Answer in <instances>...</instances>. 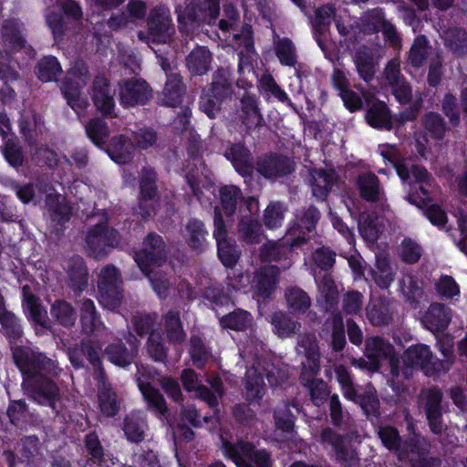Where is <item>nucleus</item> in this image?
<instances>
[{"label": "nucleus", "mask_w": 467, "mask_h": 467, "mask_svg": "<svg viewBox=\"0 0 467 467\" xmlns=\"http://www.w3.org/2000/svg\"><path fill=\"white\" fill-rule=\"evenodd\" d=\"M13 358L23 375L22 387L26 394L38 404L57 411L56 402L60 391L53 380L58 375L56 362L26 347L16 348Z\"/></svg>", "instance_id": "f257e3e1"}, {"label": "nucleus", "mask_w": 467, "mask_h": 467, "mask_svg": "<svg viewBox=\"0 0 467 467\" xmlns=\"http://www.w3.org/2000/svg\"><path fill=\"white\" fill-rule=\"evenodd\" d=\"M297 353L306 358L301 362L300 382L308 389L312 402L319 407L327 401L330 390L323 379L316 378L320 370V353L314 335L306 333L298 336Z\"/></svg>", "instance_id": "f03ea898"}, {"label": "nucleus", "mask_w": 467, "mask_h": 467, "mask_svg": "<svg viewBox=\"0 0 467 467\" xmlns=\"http://www.w3.org/2000/svg\"><path fill=\"white\" fill-rule=\"evenodd\" d=\"M179 27L186 33H194L202 26L216 22L220 13V0H187L184 6L175 7Z\"/></svg>", "instance_id": "7ed1b4c3"}, {"label": "nucleus", "mask_w": 467, "mask_h": 467, "mask_svg": "<svg viewBox=\"0 0 467 467\" xmlns=\"http://www.w3.org/2000/svg\"><path fill=\"white\" fill-rule=\"evenodd\" d=\"M106 213L99 214L98 222L87 229L85 234V251L92 258H106L110 251L118 247L121 241L119 231L108 224Z\"/></svg>", "instance_id": "20e7f679"}, {"label": "nucleus", "mask_w": 467, "mask_h": 467, "mask_svg": "<svg viewBox=\"0 0 467 467\" xmlns=\"http://www.w3.org/2000/svg\"><path fill=\"white\" fill-rule=\"evenodd\" d=\"M393 165L400 178L410 184V192L407 196L408 202L421 208L431 200V175L420 165L400 162Z\"/></svg>", "instance_id": "39448f33"}, {"label": "nucleus", "mask_w": 467, "mask_h": 467, "mask_svg": "<svg viewBox=\"0 0 467 467\" xmlns=\"http://www.w3.org/2000/svg\"><path fill=\"white\" fill-rule=\"evenodd\" d=\"M146 22L147 32L138 34L140 40L155 44H167L171 40L175 27L171 10L167 5L160 4L152 7Z\"/></svg>", "instance_id": "423d86ee"}, {"label": "nucleus", "mask_w": 467, "mask_h": 467, "mask_svg": "<svg viewBox=\"0 0 467 467\" xmlns=\"http://www.w3.org/2000/svg\"><path fill=\"white\" fill-rule=\"evenodd\" d=\"M222 442L224 457L233 461L237 467H272L270 453L265 450H255L251 442L223 439Z\"/></svg>", "instance_id": "0eeeda50"}, {"label": "nucleus", "mask_w": 467, "mask_h": 467, "mask_svg": "<svg viewBox=\"0 0 467 467\" xmlns=\"http://www.w3.org/2000/svg\"><path fill=\"white\" fill-rule=\"evenodd\" d=\"M90 78L88 67L82 60H77L70 70L67 73L60 89L70 108L79 115L88 106L86 98L81 97L80 88L84 87Z\"/></svg>", "instance_id": "6e6552de"}, {"label": "nucleus", "mask_w": 467, "mask_h": 467, "mask_svg": "<svg viewBox=\"0 0 467 467\" xmlns=\"http://www.w3.org/2000/svg\"><path fill=\"white\" fill-rule=\"evenodd\" d=\"M321 218L320 211L313 204L298 211L296 220L291 222L285 234V243L290 247H302L316 233Z\"/></svg>", "instance_id": "1a4fd4ad"}, {"label": "nucleus", "mask_w": 467, "mask_h": 467, "mask_svg": "<svg viewBox=\"0 0 467 467\" xmlns=\"http://www.w3.org/2000/svg\"><path fill=\"white\" fill-rule=\"evenodd\" d=\"M443 393L438 387L422 389L419 395V409L424 413L430 431L441 435L447 430L444 420L446 409L442 403Z\"/></svg>", "instance_id": "9d476101"}, {"label": "nucleus", "mask_w": 467, "mask_h": 467, "mask_svg": "<svg viewBox=\"0 0 467 467\" xmlns=\"http://www.w3.org/2000/svg\"><path fill=\"white\" fill-rule=\"evenodd\" d=\"M100 304L109 309H117L122 301V278L119 269L113 265L104 266L98 280Z\"/></svg>", "instance_id": "9b49d317"}, {"label": "nucleus", "mask_w": 467, "mask_h": 467, "mask_svg": "<svg viewBox=\"0 0 467 467\" xmlns=\"http://www.w3.org/2000/svg\"><path fill=\"white\" fill-rule=\"evenodd\" d=\"M395 353L394 347L381 337H370L365 341L366 358H353L351 364L361 369L376 372L383 359H389Z\"/></svg>", "instance_id": "f8f14e48"}, {"label": "nucleus", "mask_w": 467, "mask_h": 467, "mask_svg": "<svg viewBox=\"0 0 467 467\" xmlns=\"http://www.w3.org/2000/svg\"><path fill=\"white\" fill-rule=\"evenodd\" d=\"M167 259V250L162 237L150 233L143 241V247L136 252L134 260L142 272L161 266Z\"/></svg>", "instance_id": "ddd939ff"}, {"label": "nucleus", "mask_w": 467, "mask_h": 467, "mask_svg": "<svg viewBox=\"0 0 467 467\" xmlns=\"http://www.w3.org/2000/svg\"><path fill=\"white\" fill-rule=\"evenodd\" d=\"M404 361L410 364L412 369L420 368L428 376L448 371L447 363L441 362V359L435 358L427 345L419 344L410 347L404 352Z\"/></svg>", "instance_id": "4468645a"}, {"label": "nucleus", "mask_w": 467, "mask_h": 467, "mask_svg": "<svg viewBox=\"0 0 467 467\" xmlns=\"http://www.w3.org/2000/svg\"><path fill=\"white\" fill-rule=\"evenodd\" d=\"M119 102L125 108L145 105L152 96L150 85L140 78H129L119 83Z\"/></svg>", "instance_id": "2eb2a0df"}, {"label": "nucleus", "mask_w": 467, "mask_h": 467, "mask_svg": "<svg viewBox=\"0 0 467 467\" xmlns=\"http://www.w3.org/2000/svg\"><path fill=\"white\" fill-rule=\"evenodd\" d=\"M84 443L87 454L79 467H110L109 464H115L117 458L103 447L96 432L86 434Z\"/></svg>", "instance_id": "dca6fc26"}, {"label": "nucleus", "mask_w": 467, "mask_h": 467, "mask_svg": "<svg viewBox=\"0 0 467 467\" xmlns=\"http://www.w3.org/2000/svg\"><path fill=\"white\" fill-rule=\"evenodd\" d=\"M137 373L135 375L138 387L146 400L149 407L153 410L156 414L160 416H166L168 409L166 401L161 393L154 389L150 382V374L144 367H137Z\"/></svg>", "instance_id": "f3484780"}, {"label": "nucleus", "mask_w": 467, "mask_h": 467, "mask_svg": "<svg viewBox=\"0 0 467 467\" xmlns=\"http://www.w3.org/2000/svg\"><path fill=\"white\" fill-rule=\"evenodd\" d=\"M384 78L391 88L392 94L400 104H408L412 99V88L406 78L401 75L400 63L390 60L385 67Z\"/></svg>", "instance_id": "a211bd4d"}, {"label": "nucleus", "mask_w": 467, "mask_h": 467, "mask_svg": "<svg viewBox=\"0 0 467 467\" xmlns=\"http://www.w3.org/2000/svg\"><path fill=\"white\" fill-rule=\"evenodd\" d=\"M115 90L111 88L108 79L101 76H97L93 80L91 98L98 110L104 117L114 118L115 113Z\"/></svg>", "instance_id": "6ab92c4d"}, {"label": "nucleus", "mask_w": 467, "mask_h": 467, "mask_svg": "<svg viewBox=\"0 0 467 467\" xmlns=\"http://www.w3.org/2000/svg\"><path fill=\"white\" fill-rule=\"evenodd\" d=\"M404 447L406 450L400 452V457L408 459L412 467H440L439 458H427L424 454L430 447L424 437L415 436Z\"/></svg>", "instance_id": "aec40b11"}, {"label": "nucleus", "mask_w": 467, "mask_h": 467, "mask_svg": "<svg viewBox=\"0 0 467 467\" xmlns=\"http://www.w3.org/2000/svg\"><path fill=\"white\" fill-rule=\"evenodd\" d=\"M96 380L100 411L107 417H114L118 414L120 407L118 395L108 381L104 370L98 371Z\"/></svg>", "instance_id": "412c9836"}, {"label": "nucleus", "mask_w": 467, "mask_h": 467, "mask_svg": "<svg viewBox=\"0 0 467 467\" xmlns=\"http://www.w3.org/2000/svg\"><path fill=\"white\" fill-rule=\"evenodd\" d=\"M257 171L265 178L275 180L292 172L293 165L290 160L279 154H269L258 159Z\"/></svg>", "instance_id": "4be33fe9"}, {"label": "nucleus", "mask_w": 467, "mask_h": 467, "mask_svg": "<svg viewBox=\"0 0 467 467\" xmlns=\"http://www.w3.org/2000/svg\"><path fill=\"white\" fill-rule=\"evenodd\" d=\"M353 62L359 78L367 84H370L379 65L375 50L365 45L359 46L354 53Z\"/></svg>", "instance_id": "5701e85b"}, {"label": "nucleus", "mask_w": 467, "mask_h": 467, "mask_svg": "<svg viewBox=\"0 0 467 467\" xmlns=\"http://www.w3.org/2000/svg\"><path fill=\"white\" fill-rule=\"evenodd\" d=\"M68 286L76 295L83 292L88 283V271L84 259L79 255L70 257L65 265Z\"/></svg>", "instance_id": "b1692460"}, {"label": "nucleus", "mask_w": 467, "mask_h": 467, "mask_svg": "<svg viewBox=\"0 0 467 467\" xmlns=\"http://www.w3.org/2000/svg\"><path fill=\"white\" fill-rule=\"evenodd\" d=\"M355 184L360 197L368 202H379L385 196L379 178L371 171L359 172L355 179Z\"/></svg>", "instance_id": "393cba45"}, {"label": "nucleus", "mask_w": 467, "mask_h": 467, "mask_svg": "<svg viewBox=\"0 0 467 467\" xmlns=\"http://www.w3.org/2000/svg\"><path fill=\"white\" fill-rule=\"evenodd\" d=\"M23 307L28 317L42 328H50V321L40 299L32 292L29 285L22 286Z\"/></svg>", "instance_id": "a878e982"}, {"label": "nucleus", "mask_w": 467, "mask_h": 467, "mask_svg": "<svg viewBox=\"0 0 467 467\" xmlns=\"http://www.w3.org/2000/svg\"><path fill=\"white\" fill-rule=\"evenodd\" d=\"M394 307L386 297L371 298L366 307V316L372 326L384 327L393 320Z\"/></svg>", "instance_id": "bb28decb"}, {"label": "nucleus", "mask_w": 467, "mask_h": 467, "mask_svg": "<svg viewBox=\"0 0 467 467\" xmlns=\"http://www.w3.org/2000/svg\"><path fill=\"white\" fill-rule=\"evenodd\" d=\"M238 118L247 130H254L263 126L264 118L255 96L249 93L244 94L240 99Z\"/></svg>", "instance_id": "cd10ccee"}, {"label": "nucleus", "mask_w": 467, "mask_h": 467, "mask_svg": "<svg viewBox=\"0 0 467 467\" xmlns=\"http://www.w3.org/2000/svg\"><path fill=\"white\" fill-rule=\"evenodd\" d=\"M182 234L189 247L195 253L201 254L206 250L208 232L201 220L189 219L184 225Z\"/></svg>", "instance_id": "c85d7f7f"}, {"label": "nucleus", "mask_w": 467, "mask_h": 467, "mask_svg": "<svg viewBox=\"0 0 467 467\" xmlns=\"http://www.w3.org/2000/svg\"><path fill=\"white\" fill-rule=\"evenodd\" d=\"M451 320L450 307L441 303H432L423 317L424 326L431 332H443Z\"/></svg>", "instance_id": "c756f323"}, {"label": "nucleus", "mask_w": 467, "mask_h": 467, "mask_svg": "<svg viewBox=\"0 0 467 467\" xmlns=\"http://www.w3.org/2000/svg\"><path fill=\"white\" fill-rule=\"evenodd\" d=\"M224 156L241 175L246 177L252 174L254 169L252 154L244 144H231L225 150Z\"/></svg>", "instance_id": "7c9ffc66"}, {"label": "nucleus", "mask_w": 467, "mask_h": 467, "mask_svg": "<svg viewBox=\"0 0 467 467\" xmlns=\"http://www.w3.org/2000/svg\"><path fill=\"white\" fill-rule=\"evenodd\" d=\"M0 331L10 343L18 342L23 337V328L19 318L6 308L5 299L0 293Z\"/></svg>", "instance_id": "2f4dec72"}, {"label": "nucleus", "mask_w": 467, "mask_h": 467, "mask_svg": "<svg viewBox=\"0 0 467 467\" xmlns=\"http://www.w3.org/2000/svg\"><path fill=\"white\" fill-rule=\"evenodd\" d=\"M181 379L184 389L188 392L194 391L198 399L205 401L210 408L218 406L215 394L211 389L201 384L196 372L191 368H185L182 371Z\"/></svg>", "instance_id": "473e14b6"}, {"label": "nucleus", "mask_w": 467, "mask_h": 467, "mask_svg": "<svg viewBox=\"0 0 467 467\" xmlns=\"http://www.w3.org/2000/svg\"><path fill=\"white\" fill-rule=\"evenodd\" d=\"M122 430L129 441L140 443L146 440L149 426L141 413L131 412L125 417Z\"/></svg>", "instance_id": "72a5a7b5"}, {"label": "nucleus", "mask_w": 467, "mask_h": 467, "mask_svg": "<svg viewBox=\"0 0 467 467\" xmlns=\"http://www.w3.org/2000/svg\"><path fill=\"white\" fill-rule=\"evenodd\" d=\"M80 324L82 330L87 335L93 334L99 327L106 328L100 316L97 311L95 303L89 298L79 301Z\"/></svg>", "instance_id": "f704fd0d"}, {"label": "nucleus", "mask_w": 467, "mask_h": 467, "mask_svg": "<svg viewBox=\"0 0 467 467\" xmlns=\"http://www.w3.org/2000/svg\"><path fill=\"white\" fill-rule=\"evenodd\" d=\"M399 287L405 301L416 308L424 295L423 282L412 274H404L399 280Z\"/></svg>", "instance_id": "c9c22d12"}, {"label": "nucleus", "mask_w": 467, "mask_h": 467, "mask_svg": "<svg viewBox=\"0 0 467 467\" xmlns=\"http://www.w3.org/2000/svg\"><path fill=\"white\" fill-rule=\"evenodd\" d=\"M335 182L334 173L324 169H314L310 172L312 195L320 202L326 201Z\"/></svg>", "instance_id": "e433bc0d"}, {"label": "nucleus", "mask_w": 467, "mask_h": 467, "mask_svg": "<svg viewBox=\"0 0 467 467\" xmlns=\"http://www.w3.org/2000/svg\"><path fill=\"white\" fill-rule=\"evenodd\" d=\"M185 89L186 88L181 75L178 72H171V74H168L162 91V104L172 108L179 106L182 100Z\"/></svg>", "instance_id": "4c0bfd02"}, {"label": "nucleus", "mask_w": 467, "mask_h": 467, "mask_svg": "<svg viewBox=\"0 0 467 467\" xmlns=\"http://www.w3.org/2000/svg\"><path fill=\"white\" fill-rule=\"evenodd\" d=\"M278 275V267L271 265H264L255 272L254 282L261 296L269 297L273 294Z\"/></svg>", "instance_id": "58836bf2"}, {"label": "nucleus", "mask_w": 467, "mask_h": 467, "mask_svg": "<svg viewBox=\"0 0 467 467\" xmlns=\"http://www.w3.org/2000/svg\"><path fill=\"white\" fill-rule=\"evenodd\" d=\"M50 316L56 324L67 329L75 326L78 317L75 307L65 299H57L51 304Z\"/></svg>", "instance_id": "ea45409f"}, {"label": "nucleus", "mask_w": 467, "mask_h": 467, "mask_svg": "<svg viewBox=\"0 0 467 467\" xmlns=\"http://www.w3.org/2000/svg\"><path fill=\"white\" fill-rule=\"evenodd\" d=\"M45 202L52 221L58 224L69 221L72 209L65 196L57 192H51L47 194Z\"/></svg>", "instance_id": "a19ab883"}, {"label": "nucleus", "mask_w": 467, "mask_h": 467, "mask_svg": "<svg viewBox=\"0 0 467 467\" xmlns=\"http://www.w3.org/2000/svg\"><path fill=\"white\" fill-rule=\"evenodd\" d=\"M239 238L247 244H259L263 239L262 225L258 219L249 213L242 215L238 225Z\"/></svg>", "instance_id": "79ce46f5"}, {"label": "nucleus", "mask_w": 467, "mask_h": 467, "mask_svg": "<svg viewBox=\"0 0 467 467\" xmlns=\"http://www.w3.org/2000/svg\"><path fill=\"white\" fill-rule=\"evenodd\" d=\"M365 119L367 123L374 129L390 130L392 128L389 109L382 101L372 103L366 111Z\"/></svg>", "instance_id": "37998d69"}, {"label": "nucleus", "mask_w": 467, "mask_h": 467, "mask_svg": "<svg viewBox=\"0 0 467 467\" xmlns=\"http://www.w3.org/2000/svg\"><path fill=\"white\" fill-rule=\"evenodd\" d=\"M128 14L121 13L118 16H111L108 20V26L111 29H118L126 26L129 22L142 19L146 14V4L141 0H130L127 5Z\"/></svg>", "instance_id": "c03bdc74"}, {"label": "nucleus", "mask_w": 467, "mask_h": 467, "mask_svg": "<svg viewBox=\"0 0 467 467\" xmlns=\"http://www.w3.org/2000/svg\"><path fill=\"white\" fill-rule=\"evenodd\" d=\"M275 53L283 66L292 67L298 73L297 68V52L293 41L288 37H281L275 33L274 35Z\"/></svg>", "instance_id": "a18cd8bd"}, {"label": "nucleus", "mask_w": 467, "mask_h": 467, "mask_svg": "<svg viewBox=\"0 0 467 467\" xmlns=\"http://www.w3.org/2000/svg\"><path fill=\"white\" fill-rule=\"evenodd\" d=\"M133 149L131 140L124 135H119L111 139L107 152L115 162L125 164L131 160Z\"/></svg>", "instance_id": "49530a36"}, {"label": "nucleus", "mask_w": 467, "mask_h": 467, "mask_svg": "<svg viewBox=\"0 0 467 467\" xmlns=\"http://www.w3.org/2000/svg\"><path fill=\"white\" fill-rule=\"evenodd\" d=\"M213 55L204 47L194 48L186 57L189 71L197 76L206 74L211 69Z\"/></svg>", "instance_id": "de8ad7c7"}, {"label": "nucleus", "mask_w": 467, "mask_h": 467, "mask_svg": "<svg viewBox=\"0 0 467 467\" xmlns=\"http://www.w3.org/2000/svg\"><path fill=\"white\" fill-rule=\"evenodd\" d=\"M375 284L381 289H388L395 278V271L385 255H377L376 263L369 271Z\"/></svg>", "instance_id": "09e8293b"}, {"label": "nucleus", "mask_w": 467, "mask_h": 467, "mask_svg": "<svg viewBox=\"0 0 467 467\" xmlns=\"http://www.w3.org/2000/svg\"><path fill=\"white\" fill-rule=\"evenodd\" d=\"M271 324L275 333L282 338L293 337L302 327L299 321L282 311L275 312L271 316Z\"/></svg>", "instance_id": "8fccbe9b"}, {"label": "nucleus", "mask_w": 467, "mask_h": 467, "mask_svg": "<svg viewBox=\"0 0 467 467\" xmlns=\"http://www.w3.org/2000/svg\"><path fill=\"white\" fill-rule=\"evenodd\" d=\"M163 327L170 343L179 345L186 339V332L178 311L170 310L163 317Z\"/></svg>", "instance_id": "3c124183"}, {"label": "nucleus", "mask_w": 467, "mask_h": 467, "mask_svg": "<svg viewBox=\"0 0 467 467\" xmlns=\"http://www.w3.org/2000/svg\"><path fill=\"white\" fill-rule=\"evenodd\" d=\"M18 124L20 132L28 140L42 134L45 128L42 117L33 109L24 110Z\"/></svg>", "instance_id": "603ef678"}, {"label": "nucleus", "mask_w": 467, "mask_h": 467, "mask_svg": "<svg viewBox=\"0 0 467 467\" xmlns=\"http://www.w3.org/2000/svg\"><path fill=\"white\" fill-rule=\"evenodd\" d=\"M347 399L358 404L367 415L376 412L379 407L376 390L369 385L358 387Z\"/></svg>", "instance_id": "864d4df0"}, {"label": "nucleus", "mask_w": 467, "mask_h": 467, "mask_svg": "<svg viewBox=\"0 0 467 467\" xmlns=\"http://www.w3.org/2000/svg\"><path fill=\"white\" fill-rule=\"evenodd\" d=\"M421 125L427 134L433 140L441 141L444 140L449 128L443 117L437 112H427L421 119Z\"/></svg>", "instance_id": "5fc2aeb1"}, {"label": "nucleus", "mask_w": 467, "mask_h": 467, "mask_svg": "<svg viewBox=\"0 0 467 467\" xmlns=\"http://www.w3.org/2000/svg\"><path fill=\"white\" fill-rule=\"evenodd\" d=\"M285 301L291 312L305 314L311 306L308 294L299 286H289L285 293Z\"/></svg>", "instance_id": "6e6d98bb"}, {"label": "nucleus", "mask_w": 467, "mask_h": 467, "mask_svg": "<svg viewBox=\"0 0 467 467\" xmlns=\"http://www.w3.org/2000/svg\"><path fill=\"white\" fill-rule=\"evenodd\" d=\"M104 355L111 363L125 368L130 365L135 358V351L128 349L119 340L106 347Z\"/></svg>", "instance_id": "4d7b16f0"}, {"label": "nucleus", "mask_w": 467, "mask_h": 467, "mask_svg": "<svg viewBox=\"0 0 467 467\" xmlns=\"http://www.w3.org/2000/svg\"><path fill=\"white\" fill-rule=\"evenodd\" d=\"M315 280L327 305V310L333 308L337 304L338 291L331 275L329 273H317L315 275Z\"/></svg>", "instance_id": "13d9d810"}, {"label": "nucleus", "mask_w": 467, "mask_h": 467, "mask_svg": "<svg viewBox=\"0 0 467 467\" xmlns=\"http://www.w3.org/2000/svg\"><path fill=\"white\" fill-rule=\"evenodd\" d=\"M213 410L212 414H206L201 416L199 410L195 405L182 406L181 414L182 419L191 423L195 428H202L204 424H211L212 427H215L218 422V409L217 407L211 408Z\"/></svg>", "instance_id": "bf43d9fd"}, {"label": "nucleus", "mask_w": 467, "mask_h": 467, "mask_svg": "<svg viewBox=\"0 0 467 467\" xmlns=\"http://www.w3.org/2000/svg\"><path fill=\"white\" fill-rule=\"evenodd\" d=\"M265 383L256 368L247 369L244 382V394L249 401L260 400L265 395Z\"/></svg>", "instance_id": "052dcab7"}, {"label": "nucleus", "mask_w": 467, "mask_h": 467, "mask_svg": "<svg viewBox=\"0 0 467 467\" xmlns=\"http://www.w3.org/2000/svg\"><path fill=\"white\" fill-rule=\"evenodd\" d=\"M88 139L98 147L102 148L109 137V129L102 118L90 119L85 125Z\"/></svg>", "instance_id": "680f3d73"}, {"label": "nucleus", "mask_w": 467, "mask_h": 467, "mask_svg": "<svg viewBox=\"0 0 467 467\" xmlns=\"http://www.w3.org/2000/svg\"><path fill=\"white\" fill-rule=\"evenodd\" d=\"M3 37L10 50H19L25 46V39L21 36L20 23L16 19H8L4 22Z\"/></svg>", "instance_id": "e2e57ef3"}, {"label": "nucleus", "mask_w": 467, "mask_h": 467, "mask_svg": "<svg viewBox=\"0 0 467 467\" xmlns=\"http://www.w3.org/2000/svg\"><path fill=\"white\" fill-rule=\"evenodd\" d=\"M252 321L253 317L249 312L237 309L222 317L220 324L224 328L243 331L251 326Z\"/></svg>", "instance_id": "0e129e2a"}, {"label": "nucleus", "mask_w": 467, "mask_h": 467, "mask_svg": "<svg viewBox=\"0 0 467 467\" xmlns=\"http://www.w3.org/2000/svg\"><path fill=\"white\" fill-rule=\"evenodd\" d=\"M429 41L424 35L418 36L410 49L408 61L416 68L421 67L427 59L429 54Z\"/></svg>", "instance_id": "69168bd1"}, {"label": "nucleus", "mask_w": 467, "mask_h": 467, "mask_svg": "<svg viewBox=\"0 0 467 467\" xmlns=\"http://www.w3.org/2000/svg\"><path fill=\"white\" fill-rule=\"evenodd\" d=\"M61 73L62 67L55 57H45L37 64L36 75L43 82L55 81Z\"/></svg>", "instance_id": "338daca9"}, {"label": "nucleus", "mask_w": 467, "mask_h": 467, "mask_svg": "<svg viewBox=\"0 0 467 467\" xmlns=\"http://www.w3.org/2000/svg\"><path fill=\"white\" fill-rule=\"evenodd\" d=\"M287 207L281 202H272L264 212V223L267 229L274 230L282 226Z\"/></svg>", "instance_id": "774afa93"}]
</instances>
